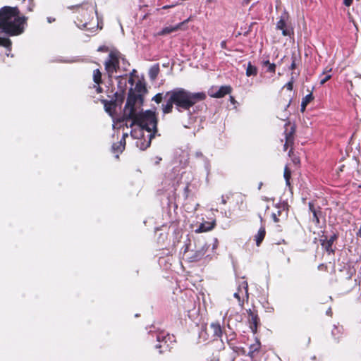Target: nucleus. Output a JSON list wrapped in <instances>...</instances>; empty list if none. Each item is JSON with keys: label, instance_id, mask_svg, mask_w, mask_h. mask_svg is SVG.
<instances>
[{"label": "nucleus", "instance_id": "obj_1", "mask_svg": "<svg viewBox=\"0 0 361 361\" xmlns=\"http://www.w3.org/2000/svg\"><path fill=\"white\" fill-rule=\"evenodd\" d=\"M137 100L138 97L135 94H128L122 117V122H125L126 126L128 121L131 120L130 127L136 126L130 131V135L134 137L140 135L142 128L151 130L154 129L157 125V119L154 111L151 110H147L141 113L137 111L135 107Z\"/></svg>", "mask_w": 361, "mask_h": 361}, {"label": "nucleus", "instance_id": "obj_2", "mask_svg": "<svg viewBox=\"0 0 361 361\" xmlns=\"http://www.w3.org/2000/svg\"><path fill=\"white\" fill-rule=\"evenodd\" d=\"M26 18L20 16L17 7L4 6L0 10V31L11 36L23 32Z\"/></svg>", "mask_w": 361, "mask_h": 361}, {"label": "nucleus", "instance_id": "obj_3", "mask_svg": "<svg viewBox=\"0 0 361 361\" xmlns=\"http://www.w3.org/2000/svg\"><path fill=\"white\" fill-rule=\"evenodd\" d=\"M166 95H171V101L174 102L178 111L188 110L197 102L204 99L203 92H190L183 88H176L167 92Z\"/></svg>", "mask_w": 361, "mask_h": 361}, {"label": "nucleus", "instance_id": "obj_4", "mask_svg": "<svg viewBox=\"0 0 361 361\" xmlns=\"http://www.w3.org/2000/svg\"><path fill=\"white\" fill-rule=\"evenodd\" d=\"M209 247V245L207 243L199 240L197 245H195V250H190L188 247L185 250V257L189 262H198L204 257L209 256V255H206Z\"/></svg>", "mask_w": 361, "mask_h": 361}, {"label": "nucleus", "instance_id": "obj_5", "mask_svg": "<svg viewBox=\"0 0 361 361\" xmlns=\"http://www.w3.org/2000/svg\"><path fill=\"white\" fill-rule=\"evenodd\" d=\"M97 13L95 8L92 6H87L86 8H79V14L80 16H78L76 22L77 26L80 28L87 29V30H94V27H89L88 25L90 24V21L94 17V13ZM98 28V25L96 29Z\"/></svg>", "mask_w": 361, "mask_h": 361}, {"label": "nucleus", "instance_id": "obj_6", "mask_svg": "<svg viewBox=\"0 0 361 361\" xmlns=\"http://www.w3.org/2000/svg\"><path fill=\"white\" fill-rule=\"evenodd\" d=\"M157 132V127L154 129L147 130L146 128H142L140 134L137 137L132 136L137 139L136 146L142 150L146 149L151 144V140L154 137Z\"/></svg>", "mask_w": 361, "mask_h": 361}, {"label": "nucleus", "instance_id": "obj_7", "mask_svg": "<svg viewBox=\"0 0 361 361\" xmlns=\"http://www.w3.org/2000/svg\"><path fill=\"white\" fill-rule=\"evenodd\" d=\"M118 68V56L117 54L111 52L109 59L105 62V69L109 76L117 71Z\"/></svg>", "mask_w": 361, "mask_h": 361}, {"label": "nucleus", "instance_id": "obj_8", "mask_svg": "<svg viewBox=\"0 0 361 361\" xmlns=\"http://www.w3.org/2000/svg\"><path fill=\"white\" fill-rule=\"evenodd\" d=\"M295 131V126L291 125L289 122L285 124V139L286 142L283 145L284 150H287L288 147L292 146L294 141V133Z\"/></svg>", "mask_w": 361, "mask_h": 361}, {"label": "nucleus", "instance_id": "obj_9", "mask_svg": "<svg viewBox=\"0 0 361 361\" xmlns=\"http://www.w3.org/2000/svg\"><path fill=\"white\" fill-rule=\"evenodd\" d=\"M234 298H235L240 306L243 305V300H241V297H245L247 299L248 298V285L247 281H243L242 283L239 286L238 290L233 294Z\"/></svg>", "mask_w": 361, "mask_h": 361}, {"label": "nucleus", "instance_id": "obj_10", "mask_svg": "<svg viewBox=\"0 0 361 361\" xmlns=\"http://www.w3.org/2000/svg\"><path fill=\"white\" fill-rule=\"evenodd\" d=\"M190 19H191V18L190 17L188 19H186L185 20H184L183 22L177 24L176 25L165 27L159 32V35H168L171 32L177 31L178 30L184 29L183 27V25L185 23H188L190 20Z\"/></svg>", "mask_w": 361, "mask_h": 361}, {"label": "nucleus", "instance_id": "obj_11", "mask_svg": "<svg viewBox=\"0 0 361 361\" xmlns=\"http://www.w3.org/2000/svg\"><path fill=\"white\" fill-rule=\"evenodd\" d=\"M169 339V336L165 332H160L157 334V341L159 343L155 345L157 349H167L169 345L167 344V340Z\"/></svg>", "mask_w": 361, "mask_h": 361}, {"label": "nucleus", "instance_id": "obj_12", "mask_svg": "<svg viewBox=\"0 0 361 361\" xmlns=\"http://www.w3.org/2000/svg\"><path fill=\"white\" fill-rule=\"evenodd\" d=\"M336 238L337 235L336 234H334L329 238H327L326 236H322V238L320 240L322 247L329 253L333 252L331 247Z\"/></svg>", "mask_w": 361, "mask_h": 361}, {"label": "nucleus", "instance_id": "obj_13", "mask_svg": "<svg viewBox=\"0 0 361 361\" xmlns=\"http://www.w3.org/2000/svg\"><path fill=\"white\" fill-rule=\"evenodd\" d=\"M248 319L250 322V327L253 334H255L257 329L258 316L255 314L251 310H247Z\"/></svg>", "mask_w": 361, "mask_h": 361}, {"label": "nucleus", "instance_id": "obj_14", "mask_svg": "<svg viewBox=\"0 0 361 361\" xmlns=\"http://www.w3.org/2000/svg\"><path fill=\"white\" fill-rule=\"evenodd\" d=\"M231 92V87L229 86H221L219 87L217 92L214 93V88L210 90L209 94L212 97L221 98Z\"/></svg>", "mask_w": 361, "mask_h": 361}, {"label": "nucleus", "instance_id": "obj_15", "mask_svg": "<svg viewBox=\"0 0 361 361\" xmlns=\"http://www.w3.org/2000/svg\"><path fill=\"white\" fill-rule=\"evenodd\" d=\"M215 224V220H213L212 221L203 222L197 228L195 229V231L197 233L209 231L214 228Z\"/></svg>", "mask_w": 361, "mask_h": 361}, {"label": "nucleus", "instance_id": "obj_16", "mask_svg": "<svg viewBox=\"0 0 361 361\" xmlns=\"http://www.w3.org/2000/svg\"><path fill=\"white\" fill-rule=\"evenodd\" d=\"M93 80L96 84L94 87L96 89L97 92L101 93L102 92V89L99 86V85L102 82V73L99 69H96L93 71Z\"/></svg>", "mask_w": 361, "mask_h": 361}, {"label": "nucleus", "instance_id": "obj_17", "mask_svg": "<svg viewBox=\"0 0 361 361\" xmlns=\"http://www.w3.org/2000/svg\"><path fill=\"white\" fill-rule=\"evenodd\" d=\"M276 29L282 31L283 36L290 35V31L286 29V23L283 18H281L276 23Z\"/></svg>", "mask_w": 361, "mask_h": 361}, {"label": "nucleus", "instance_id": "obj_18", "mask_svg": "<svg viewBox=\"0 0 361 361\" xmlns=\"http://www.w3.org/2000/svg\"><path fill=\"white\" fill-rule=\"evenodd\" d=\"M166 97H168L167 102L165 104L162 105V111L164 114H169L172 111L173 105L174 104V102L171 101V95H166Z\"/></svg>", "mask_w": 361, "mask_h": 361}, {"label": "nucleus", "instance_id": "obj_19", "mask_svg": "<svg viewBox=\"0 0 361 361\" xmlns=\"http://www.w3.org/2000/svg\"><path fill=\"white\" fill-rule=\"evenodd\" d=\"M210 329L213 333L214 336L219 338L222 335V329L219 324L212 323L210 325Z\"/></svg>", "mask_w": 361, "mask_h": 361}, {"label": "nucleus", "instance_id": "obj_20", "mask_svg": "<svg viewBox=\"0 0 361 361\" xmlns=\"http://www.w3.org/2000/svg\"><path fill=\"white\" fill-rule=\"evenodd\" d=\"M159 73V64L152 66L149 70V77L152 80H154Z\"/></svg>", "mask_w": 361, "mask_h": 361}, {"label": "nucleus", "instance_id": "obj_21", "mask_svg": "<svg viewBox=\"0 0 361 361\" xmlns=\"http://www.w3.org/2000/svg\"><path fill=\"white\" fill-rule=\"evenodd\" d=\"M125 145L126 142L123 140H120V142L114 143L112 146L114 153H121L125 148Z\"/></svg>", "mask_w": 361, "mask_h": 361}, {"label": "nucleus", "instance_id": "obj_22", "mask_svg": "<svg viewBox=\"0 0 361 361\" xmlns=\"http://www.w3.org/2000/svg\"><path fill=\"white\" fill-rule=\"evenodd\" d=\"M265 233V228L264 227H261L255 235V240L257 246H259L264 240Z\"/></svg>", "mask_w": 361, "mask_h": 361}, {"label": "nucleus", "instance_id": "obj_23", "mask_svg": "<svg viewBox=\"0 0 361 361\" xmlns=\"http://www.w3.org/2000/svg\"><path fill=\"white\" fill-rule=\"evenodd\" d=\"M313 99L312 94H307L302 100L301 102V111H305L307 105Z\"/></svg>", "mask_w": 361, "mask_h": 361}, {"label": "nucleus", "instance_id": "obj_24", "mask_svg": "<svg viewBox=\"0 0 361 361\" xmlns=\"http://www.w3.org/2000/svg\"><path fill=\"white\" fill-rule=\"evenodd\" d=\"M257 74V68L252 65L250 62L248 63L246 69V75L250 77L251 75H256Z\"/></svg>", "mask_w": 361, "mask_h": 361}, {"label": "nucleus", "instance_id": "obj_25", "mask_svg": "<svg viewBox=\"0 0 361 361\" xmlns=\"http://www.w3.org/2000/svg\"><path fill=\"white\" fill-rule=\"evenodd\" d=\"M260 348V343L259 341H256V342L250 346V350L248 352V355L251 357H253V355L255 352L258 351Z\"/></svg>", "mask_w": 361, "mask_h": 361}, {"label": "nucleus", "instance_id": "obj_26", "mask_svg": "<svg viewBox=\"0 0 361 361\" xmlns=\"http://www.w3.org/2000/svg\"><path fill=\"white\" fill-rule=\"evenodd\" d=\"M284 205L283 206H276V208L278 209L277 212L272 213L271 217L274 222L277 223L279 222V219L278 216H280L282 214V209H284Z\"/></svg>", "mask_w": 361, "mask_h": 361}, {"label": "nucleus", "instance_id": "obj_27", "mask_svg": "<svg viewBox=\"0 0 361 361\" xmlns=\"http://www.w3.org/2000/svg\"><path fill=\"white\" fill-rule=\"evenodd\" d=\"M0 46L6 47L10 51L11 49V41L8 38L0 37Z\"/></svg>", "mask_w": 361, "mask_h": 361}, {"label": "nucleus", "instance_id": "obj_28", "mask_svg": "<svg viewBox=\"0 0 361 361\" xmlns=\"http://www.w3.org/2000/svg\"><path fill=\"white\" fill-rule=\"evenodd\" d=\"M263 66L267 68V71L275 73L276 65L274 63H270L269 61L267 60L263 61Z\"/></svg>", "mask_w": 361, "mask_h": 361}, {"label": "nucleus", "instance_id": "obj_29", "mask_svg": "<svg viewBox=\"0 0 361 361\" xmlns=\"http://www.w3.org/2000/svg\"><path fill=\"white\" fill-rule=\"evenodd\" d=\"M290 176H291L290 170L288 168V166H286L284 169L283 176L286 180V183L287 185H290Z\"/></svg>", "mask_w": 361, "mask_h": 361}, {"label": "nucleus", "instance_id": "obj_30", "mask_svg": "<svg viewBox=\"0 0 361 361\" xmlns=\"http://www.w3.org/2000/svg\"><path fill=\"white\" fill-rule=\"evenodd\" d=\"M114 108V104L112 103H109L106 101H104V109L105 111L109 114L110 116H112V109Z\"/></svg>", "mask_w": 361, "mask_h": 361}, {"label": "nucleus", "instance_id": "obj_31", "mask_svg": "<svg viewBox=\"0 0 361 361\" xmlns=\"http://www.w3.org/2000/svg\"><path fill=\"white\" fill-rule=\"evenodd\" d=\"M309 207H310V209L311 210V212L313 214V219H314V221H315L317 224H319V218H318V216L317 215V212L313 208L312 203H311V202L309 203Z\"/></svg>", "mask_w": 361, "mask_h": 361}, {"label": "nucleus", "instance_id": "obj_32", "mask_svg": "<svg viewBox=\"0 0 361 361\" xmlns=\"http://www.w3.org/2000/svg\"><path fill=\"white\" fill-rule=\"evenodd\" d=\"M162 94L158 93L153 97L152 100L154 101L156 103L159 104L162 101Z\"/></svg>", "mask_w": 361, "mask_h": 361}, {"label": "nucleus", "instance_id": "obj_33", "mask_svg": "<svg viewBox=\"0 0 361 361\" xmlns=\"http://www.w3.org/2000/svg\"><path fill=\"white\" fill-rule=\"evenodd\" d=\"M331 78V75L329 74H326L324 75L323 78L321 79L320 84L324 85L326 81H328Z\"/></svg>", "mask_w": 361, "mask_h": 361}, {"label": "nucleus", "instance_id": "obj_34", "mask_svg": "<svg viewBox=\"0 0 361 361\" xmlns=\"http://www.w3.org/2000/svg\"><path fill=\"white\" fill-rule=\"evenodd\" d=\"M293 81L291 80L290 81L286 84L285 87H286L287 90L291 91L293 90Z\"/></svg>", "mask_w": 361, "mask_h": 361}, {"label": "nucleus", "instance_id": "obj_35", "mask_svg": "<svg viewBox=\"0 0 361 361\" xmlns=\"http://www.w3.org/2000/svg\"><path fill=\"white\" fill-rule=\"evenodd\" d=\"M218 244H219V242H218L217 238H214V243H213V247H212V250L214 251L217 248Z\"/></svg>", "mask_w": 361, "mask_h": 361}, {"label": "nucleus", "instance_id": "obj_36", "mask_svg": "<svg viewBox=\"0 0 361 361\" xmlns=\"http://www.w3.org/2000/svg\"><path fill=\"white\" fill-rule=\"evenodd\" d=\"M353 1V0H343V4L346 6H350L352 4Z\"/></svg>", "mask_w": 361, "mask_h": 361}, {"label": "nucleus", "instance_id": "obj_37", "mask_svg": "<svg viewBox=\"0 0 361 361\" xmlns=\"http://www.w3.org/2000/svg\"><path fill=\"white\" fill-rule=\"evenodd\" d=\"M47 21H48V23H52V22H54V21H55V18H51V17H48V18H47Z\"/></svg>", "mask_w": 361, "mask_h": 361}, {"label": "nucleus", "instance_id": "obj_38", "mask_svg": "<svg viewBox=\"0 0 361 361\" xmlns=\"http://www.w3.org/2000/svg\"><path fill=\"white\" fill-rule=\"evenodd\" d=\"M127 137H128V133H124V134L123 135V137H122V139H121V140H123V141H124V142H126V138Z\"/></svg>", "mask_w": 361, "mask_h": 361}, {"label": "nucleus", "instance_id": "obj_39", "mask_svg": "<svg viewBox=\"0 0 361 361\" xmlns=\"http://www.w3.org/2000/svg\"><path fill=\"white\" fill-rule=\"evenodd\" d=\"M195 156H196L197 157H202V152H197L195 153Z\"/></svg>", "mask_w": 361, "mask_h": 361}, {"label": "nucleus", "instance_id": "obj_40", "mask_svg": "<svg viewBox=\"0 0 361 361\" xmlns=\"http://www.w3.org/2000/svg\"><path fill=\"white\" fill-rule=\"evenodd\" d=\"M293 161L295 164H298L300 162V160L298 158H293Z\"/></svg>", "mask_w": 361, "mask_h": 361}, {"label": "nucleus", "instance_id": "obj_41", "mask_svg": "<svg viewBox=\"0 0 361 361\" xmlns=\"http://www.w3.org/2000/svg\"><path fill=\"white\" fill-rule=\"evenodd\" d=\"M241 357L240 356L235 357L233 361H241Z\"/></svg>", "mask_w": 361, "mask_h": 361}, {"label": "nucleus", "instance_id": "obj_42", "mask_svg": "<svg viewBox=\"0 0 361 361\" xmlns=\"http://www.w3.org/2000/svg\"><path fill=\"white\" fill-rule=\"evenodd\" d=\"M221 203L223 204H225L226 203V199L224 198V196L221 197Z\"/></svg>", "mask_w": 361, "mask_h": 361}, {"label": "nucleus", "instance_id": "obj_43", "mask_svg": "<svg viewBox=\"0 0 361 361\" xmlns=\"http://www.w3.org/2000/svg\"><path fill=\"white\" fill-rule=\"evenodd\" d=\"M104 49V47H99L98 48V51H103Z\"/></svg>", "mask_w": 361, "mask_h": 361}, {"label": "nucleus", "instance_id": "obj_44", "mask_svg": "<svg viewBox=\"0 0 361 361\" xmlns=\"http://www.w3.org/2000/svg\"><path fill=\"white\" fill-rule=\"evenodd\" d=\"M295 62L293 61V62L292 63V64H291V66H290L291 69H294V68H295Z\"/></svg>", "mask_w": 361, "mask_h": 361}, {"label": "nucleus", "instance_id": "obj_45", "mask_svg": "<svg viewBox=\"0 0 361 361\" xmlns=\"http://www.w3.org/2000/svg\"><path fill=\"white\" fill-rule=\"evenodd\" d=\"M205 167L207 170H209V164L207 163V161H206L205 163Z\"/></svg>", "mask_w": 361, "mask_h": 361}, {"label": "nucleus", "instance_id": "obj_46", "mask_svg": "<svg viewBox=\"0 0 361 361\" xmlns=\"http://www.w3.org/2000/svg\"><path fill=\"white\" fill-rule=\"evenodd\" d=\"M32 7H33V5L29 6L28 9L30 11H32Z\"/></svg>", "mask_w": 361, "mask_h": 361}, {"label": "nucleus", "instance_id": "obj_47", "mask_svg": "<svg viewBox=\"0 0 361 361\" xmlns=\"http://www.w3.org/2000/svg\"><path fill=\"white\" fill-rule=\"evenodd\" d=\"M129 82H130L131 84H133V80L132 78H130V79H129Z\"/></svg>", "mask_w": 361, "mask_h": 361}, {"label": "nucleus", "instance_id": "obj_48", "mask_svg": "<svg viewBox=\"0 0 361 361\" xmlns=\"http://www.w3.org/2000/svg\"><path fill=\"white\" fill-rule=\"evenodd\" d=\"M335 330H337V327H335V328H334V329L332 331V334H333L334 335L335 334V332H334V331H335Z\"/></svg>", "mask_w": 361, "mask_h": 361}, {"label": "nucleus", "instance_id": "obj_49", "mask_svg": "<svg viewBox=\"0 0 361 361\" xmlns=\"http://www.w3.org/2000/svg\"><path fill=\"white\" fill-rule=\"evenodd\" d=\"M291 153H292V149H290V150L289 151V152H288V155H289L290 157L291 156V155H290V154H291Z\"/></svg>", "mask_w": 361, "mask_h": 361}, {"label": "nucleus", "instance_id": "obj_50", "mask_svg": "<svg viewBox=\"0 0 361 361\" xmlns=\"http://www.w3.org/2000/svg\"><path fill=\"white\" fill-rule=\"evenodd\" d=\"M224 44H225V42H221V46H222V47H224Z\"/></svg>", "mask_w": 361, "mask_h": 361}, {"label": "nucleus", "instance_id": "obj_51", "mask_svg": "<svg viewBox=\"0 0 361 361\" xmlns=\"http://www.w3.org/2000/svg\"><path fill=\"white\" fill-rule=\"evenodd\" d=\"M30 1H32V0H29Z\"/></svg>", "mask_w": 361, "mask_h": 361}]
</instances>
